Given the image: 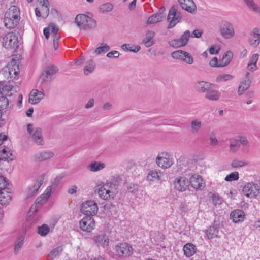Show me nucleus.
I'll return each instance as SVG.
<instances>
[{
	"label": "nucleus",
	"instance_id": "obj_9",
	"mask_svg": "<svg viewBox=\"0 0 260 260\" xmlns=\"http://www.w3.org/2000/svg\"><path fill=\"white\" fill-rule=\"evenodd\" d=\"M177 9L173 6L170 9L167 17V20L169 21V24L167 26L168 29H171L174 27L177 23L181 20V17L176 15Z\"/></svg>",
	"mask_w": 260,
	"mask_h": 260
},
{
	"label": "nucleus",
	"instance_id": "obj_19",
	"mask_svg": "<svg viewBox=\"0 0 260 260\" xmlns=\"http://www.w3.org/2000/svg\"><path fill=\"white\" fill-rule=\"evenodd\" d=\"M230 218L232 219L233 222L239 223L244 220L245 213L242 210L236 209L231 213Z\"/></svg>",
	"mask_w": 260,
	"mask_h": 260
},
{
	"label": "nucleus",
	"instance_id": "obj_18",
	"mask_svg": "<svg viewBox=\"0 0 260 260\" xmlns=\"http://www.w3.org/2000/svg\"><path fill=\"white\" fill-rule=\"evenodd\" d=\"M54 155V154L52 151L47 150L36 153L34 158L36 161H43L51 158Z\"/></svg>",
	"mask_w": 260,
	"mask_h": 260
},
{
	"label": "nucleus",
	"instance_id": "obj_59",
	"mask_svg": "<svg viewBox=\"0 0 260 260\" xmlns=\"http://www.w3.org/2000/svg\"><path fill=\"white\" fill-rule=\"evenodd\" d=\"M120 53L117 51H111L108 52L107 54V56L108 58H118L119 56Z\"/></svg>",
	"mask_w": 260,
	"mask_h": 260
},
{
	"label": "nucleus",
	"instance_id": "obj_38",
	"mask_svg": "<svg viewBox=\"0 0 260 260\" xmlns=\"http://www.w3.org/2000/svg\"><path fill=\"white\" fill-rule=\"evenodd\" d=\"M9 103L8 98L5 95L0 96V111L4 113L6 112L7 109L9 107Z\"/></svg>",
	"mask_w": 260,
	"mask_h": 260
},
{
	"label": "nucleus",
	"instance_id": "obj_10",
	"mask_svg": "<svg viewBox=\"0 0 260 260\" xmlns=\"http://www.w3.org/2000/svg\"><path fill=\"white\" fill-rule=\"evenodd\" d=\"M156 162L159 167L165 169L171 167L173 164V161L172 158L169 157L167 153H161L157 157Z\"/></svg>",
	"mask_w": 260,
	"mask_h": 260
},
{
	"label": "nucleus",
	"instance_id": "obj_63",
	"mask_svg": "<svg viewBox=\"0 0 260 260\" xmlns=\"http://www.w3.org/2000/svg\"><path fill=\"white\" fill-rule=\"evenodd\" d=\"M157 21L156 20V18L155 17L154 15H152V16H150L147 21V23L148 24H151L157 23Z\"/></svg>",
	"mask_w": 260,
	"mask_h": 260
},
{
	"label": "nucleus",
	"instance_id": "obj_6",
	"mask_svg": "<svg viewBox=\"0 0 260 260\" xmlns=\"http://www.w3.org/2000/svg\"><path fill=\"white\" fill-rule=\"evenodd\" d=\"M220 32L225 39H230L235 35V31L232 24L226 20L222 21L219 25Z\"/></svg>",
	"mask_w": 260,
	"mask_h": 260
},
{
	"label": "nucleus",
	"instance_id": "obj_11",
	"mask_svg": "<svg viewBox=\"0 0 260 260\" xmlns=\"http://www.w3.org/2000/svg\"><path fill=\"white\" fill-rule=\"evenodd\" d=\"M174 187L179 191H184L188 188L189 180L185 177L180 176L175 179Z\"/></svg>",
	"mask_w": 260,
	"mask_h": 260
},
{
	"label": "nucleus",
	"instance_id": "obj_27",
	"mask_svg": "<svg viewBox=\"0 0 260 260\" xmlns=\"http://www.w3.org/2000/svg\"><path fill=\"white\" fill-rule=\"evenodd\" d=\"M103 210L106 214L111 216L116 212V207L115 204L111 202L107 201L104 205Z\"/></svg>",
	"mask_w": 260,
	"mask_h": 260
},
{
	"label": "nucleus",
	"instance_id": "obj_14",
	"mask_svg": "<svg viewBox=\"0 0 260 260\" xmlns=\"http://www.w3.org/2000/svg\"><path fill=\"white\" fill-rule=\"evenodd\" d=\"M15 158L13 151L9 147L4 146V148L0 150V160L8 162L12 161Z\"/></svg>",
	"mask_w": 260,
	"mask_h": 260
},
{
	"label": "nucleus",
	"instance_id": "obj_22",
	"mask_svg": "<svg viewBox=\"0 0 260 260\" xmlns=\"http://www.w3.org/2000/svg\"><path fill=\"white\" fill-rule=\"evenodd\" d=\"M93 215H86L79 222L80 228H94L95 226V221L92 217Z\"/></svg>",
	"mask_w": 260,
	"mask_h": 260
},
{
	"label": "nucleus",
	"instance_id": "obj_64",
	"mask_svg": "<svg viewBox=\"0 0 260 260\" xmlns=\"http://www.w3.org/2000/svg\"><path fill=\"white\" fill-rule=\"evenodd\" d=\"M249 9L256 13L260 14V7L255 3L249 8Z\"/></svg>",
	"mask_w": 260,
	"mask_h": 260
},
{
	"label": "nucleus",
	"instance_id": "obj_55",
	"mask_svg": "<svg viewBox=\"0 0 260 260\" xmlns=\"http://www.w3.org/2000/svg\"><path fill=\"white\" fill-rule=\"evenodd\" d=\"M191 126L193 130V133H197L201 126V122L197 120L192 121L191 123Z\"/></svg>",
	"mask_w": 260,
	"mask_h": 260
},
{
	"label": "nucleus",
	"instance_id": "obj_20",
	"mask_svg": "<svg viewBox=\"0 0 260 260\" xmlns=\"http://www.w3.org/2000/svg\"><path fill=\"white\" fill-rule=\"evenodd\" d=\"M184 255L187 258L193 256L196 252L197 249L194 244L192 243H187L183 247Z\"/></svg>",
	"mask_w": 260,
	"mask_h": 260
},
{
	"label": "nucleus",
	"instance_id": "obj_2",
	"mask_svg": "<svg viewBox=\"0 0 260 260\" xmlns=\"http://www.w3.org/2000/svg\"><path fill=\"white\" fill-rule=\"evenodd\" d=\"M2 46L7 50L16 49L19 46L18 36L13 31L7 34L3 38Z\"/></svg>",
	"mask_w": 260,
	"mask_h": 260
},
{
	"label": "nucleus",
	"instance_id": "obj_16",
	"mask_svg": "<svg viewBox=\"0 0 260 260\" xmlns=\"http://www.w3.org/2000/svg\"><path fill=\"white\" fill-rule=\"evenodd\" d=\"M43 92L37 89H33L31 91L29 96V101L32 105L38 103L44 97Z\"/></svg>",
	"mask_w": 260,
	"mask_h": 260
},
{
	"label": "nucleus",
	"instance_id": "obj_34",
	"mask_svg": "<svg viewBox=\"0 0 260 260\" xmlns=\"http://www.w3.org/2000/svg\"><path fill=\"white\" fill-rule=\"evenodd\" d=\"M205 232V237H207L208 239L220 237L218 229H206Z\"/></svg>",
	"mask_w": 260,
	"mask_h": 260
},
{
	"label": "nucleus",
	"instance_id": "obj_5",
	"mask_svg": "<svg viewBox=\"0 0 260 260\" xmlns=\"http://www.w3.org/2000/svg\"><path fill=\"white\" fill-rule=\"evenodd\" d=\"M259 187L252 182L247 183L244 186L242 189L243 194L247 197L253 198H256L259 194Z\"/></svg>",
	"mask_w": 260,
	"mask_h": 260
},
{
	"label": "nucleus",
	"instance_id": "obj_42",
	"mask_svg": "<svg viewBox=\"0 0 260 260\" xmlns=\"http://www.w3.org/2000/svg\"><path fill=\"white\" fill-rule=\"evenodd\" d=\"M147 178L148 180L151 181L158 180H160V179L157 171H156V170H152L150 172H149L147 175Z\"/></svg>",
	"mask_w": 260,
	"mask_h": 260
},
{
	"label": "nucleus",
	"instance_id": "obj_43",
	"mask_svg": "<svg viewBox=\"0 0 260 260\" xmlns=\"http://www.w3.org/2000/svg\"><path fill=\"white\" fill-rule=\"evenodd\" d=\"M239 173L238 172L231 173L225 177V180L228 182L236 181L239 179Z\"/></svg>",
	"mask_w": 260,
	"mask_h": 260
},
{
	"label": "nucleus",
	"instance_id": "obj_61",
	"mask_svg": "<svg viewBox=\"0 0 260 260\" xmlns=\"http://www.w3.org/2000/svg\"><path fill=\"white\" fill-rule=\"evenodd\" d=\"M203 32L198 29H196L193 31L191 35H190V37L192 38H199L202 35Z\"/></svg>",
	"mask_w": 260,
	"mask_h": 260
},
{
	"label": "nucleus",
	"instance_id": "obj_4",
	"mask_svg": "<svg viewBox=\"0 0 260 260\" xmlns=\"http://www.w3.org/2000/svg\"><path fill=\"white\" fill-rule=\"evenodd\" d=\"M114 250L118 257H126L133 254L132 246L126 242H121L115 246Z\"/></svg>",
	"mask_w": 260,
	"mask_h": 260
},
{
	"label": "nucleus",
	"instance_id": "obj_51",
	"mask_svg": "<svg viewBox=\"0 0 260 260\" xmlns=\"http://www.w3.org/2000/svg\"><path fill=\"white\" fill-rule=\"evenodd\" d=\"M184 52L185 51L180 50L173 51L171 53V56L174 59H180L182 60Z\"/></svg>",
	"mask_w": 260,
	"mask_h": 260
},
{
	"label": "nucleus",
	"instance_id": "obj_21",
	"mask_svg": "<svg viewBox=\"0 0 260 260\" xmlns=\"http://www.w3.org/2000/svg\"><path fill=\"white\" fill-rule=\"evenodd\" d=\"M9 75L11 79H15L19 73V68L17 64V61L14 58L12 59L11 64L9 67Z\"/></svg>",
	"mask_w": 260,
	"mask_h": 260
},
{
	"label": "nucleus",
	"instance_id": "obj_53",
	"mask_svg": "<svg viewBox=\"0 0 260 260\" xmlns=\"http://www.w3.org/2000/svg\"><path fill=\"white\" fill-rule=\"evenodd\" d=\"M247 164L248 163L245 162L242 160L234 159L231 162V166L233 168H236L246 166Z\"/></svg>",
	"mask_w": 260,
	"mask_h": 260
},
{
	"label": "nucleus",
	"instance_id": "obj_52",
	"mask_svg": "<svg viewBox=\"0 0 260 260\" xmlns=\"http://www.w3.org/2000/svg\"><path fill=\"white\" fill-rule=\"evenodd\" d=\"M139 186L137 184L131 183L127 185V189L129 192L136 194L139 190Z\"/></svg>",
	"mask_w": 260,
	"mask_h": 260
},
{
	"label": "nucleus",
	"instance_id": "obj_36",
	"mask_svg": "<svg viewBox=\"0 0 260 260\" xmlns=\"http://www.w3.org/2000/svg\"><path fill=\"white\" fill-rule=\"evenodd\" d=\"M6 16L20 18L19 9L16 6H12L5 13Z\"/></svg>",
	"mask_w": 260,
	"mask_h": 260
},
{
	"label": "nucleus",
	"instance_id": "obj_7",
	"mask_svg": "<svg viewBox=\"0 0 260 260\" xmlns=\"http://www.w3.org/2000/svg\"><path fill=\"white\" fill-rule=\"evenodd\" d=\"M26 235V231L24 229L20 230L16 233V239L14 242V252L15 254H18L20 249L22 247Z\"/></svg>",
	"mask_w": 260,
	"mask_h": 260
},
{
	"label": "nucleus",
	"instance_id": "obj_33",
	"mask_svg": "<svg viewBox=\"0 0 260 260\" xmlns=\"http://www.w3.org/2000/svg\"><path fill=\"white\" fill-rule=\"evenodd\" d=\"M251 83V81L249 79H244L239 86L238 90V95L242 94L243 92L250 87Z\"/></svg>",
	"mask_w": 260,
	"mask_h": 260
},
{
	"label": "nucleus",
	"instance_id": "obj_15",
	"mask_svg": "<svg viewBox=\"0 0 260 260\" xmlns=\"http://www.w3.org/2000/svg\"><path fill=\"white\" fill-rule=\"evenodd\" d=\"M20 20L19 17L6 16L5 15L4 23L6 28L11 29L17 26Z\"/></svg>",
	"mask_w": 260,
	"mask_h": 260
},
{
	"label": "nucleus",
	"instance_id": "obj_54",
	"mask_svg": "<svg viewBox=\"0 0 260 260\" xmlns=\"http://www.w3.org/2000/svg\"><path fill=\"white\" fill-rule=\"evenodd\" d=\"M104 185L106 187V188H109V189L112 191V192H111V194H113V196H114V193H115V191H116V189H117L118 185L116 183L109 182Z\"/></svg>",
	"mask_w": 260,
	"mask_h": 260
},
{
	"label": "nucleus",
	"instance_id": "obj_13",
	"mask_svg": "<svg viewBox=\"0 0 260 260\" xmlns=\"http://www.w3.org/2000/svg\"><path fill=\"white\" fill-rule=\"evenodd\" d=\"M38 220V217H36L34 213H31V211H29L26 218L25 228H32L34 226H35V228H49V226L46 224H43L41 225H36L35 223Z\"/></svg>",
	"mask_w": 260,
	"mask_h": 260
},
{
	"label": "nucleus",
	"instance_id": "obj_40",
	"mask_svg": "<svg viewBox=\"0 0 260 260\" xmlns=\"http://www.w3.org/2000/svg\"><path fill=\"white\" fill-rule=\"evenodd\" d=\"M44 174H41L38 180L37 181L36 183L32 186H31L33 189L34 192H36V193L37 192L38 189L43 184L44 180Z\"/></svg>",
	"mask_w": 260,
	"mask_h": 260
},
{
	"label": "nucleus",
	"instance_id": "obj_24",
	"mask_svg": "<svg viewBox=\"0 0 260 260\" xmlns=\"http://www.w3.org/2000/svg\"><path fill=\"white\" fill-rule=\"evenodd\" d=\"M31 138L34 142L38 145H43V138L42 137V129L40 127H37L31 136Z\"/></svg>",
	"mask_w": 260,
	"mask_h": 260
},
{
	"label": "nucleus",
	"instance_id": "obj_37",
	"mask_svg": "<svg viewBox=\"0 0 260 260\" xmlns=\"http://www.w3.org/2000/svg\"><path fill=\"white\" fill-rule=\"evenodd\" d=\"M105 167V164L101 162L94 161L88 166L87 168L92 172H96L102 170Z\"/></svg>",
	"mask_w": 260,
	"mask_h": 260
},
{
	"label": "nucleus",
	"instance_id": "obj_39",
	"mask_svg": "<svg viewBox=\"0 0 260 260\" xmlns=\"http://www.w3.org/2000/svg\"><path fill=\"white\" fill-rule=\"evenodd\" d=\"M113 9V5L111 3H106L100 6L99 11L102 13L111 12Z\"/></svg>",
	"mask_w": 260,
	"mask_h": 260
},
{
	"label": "nucleus",
	"instance_id": "obj_8",
	"mask_svg": "<svg viewBox=\"0 0 260 260\" xmlns=\"http://www.w3.org/2000/svg\"><path fill=\"white\" fill-rule=\"evenodd\" d=\"M58 71V68L55 65L47 66L41 74V79L43 82H50L53 79V76Z\"/></svg>",
	"mask_w": 260,
	"mask_h": 260
},
{
	"label": "nucleus",
	"instance_id": "obj_56",
	"mask_svg": "<svg viewBox=\"0 0 260 260\" xmlns=\"http://www.w3.org/2000/svg\"><path fill=\"white\" fill-rule=\"evenodd\" d=\"M169 45L174 48H178L180 47L184 46L181 42H180L179 39H173L168 42Z\"/></svg>",
	"mask_w": 260,
	"mask_h": 260
},
{
	"label": "nucleus",
	"instance_id": "obj_17",
	"mask_svg": "<svg viewBox=\"0 0 260 260\" xmlns=\"http://www.w3.org/2000/svg\"><path fill=\"white\" fill-rule=\"evenodd\" d=\"M182 9L189 13H193L196 10V6L193 0H178Z\"/></svg>",
	"mask_w": 260,
	"mask_h": 260
},
{
	"label": "nucleus",
	"instance_id": "obj_62",
	"mask_svg": "<svg viewBox=\"0 0 260 260\" xmlns=\"http://www.w3.org/2000/svg\"><path fill=\"white\" fill-rule=\"evenodd\" d=\"M46 201L47 200H44L43 194H42L41 196H40L36 199L35 203L36 204V205L39 206V205H41L44 204L46 202Z\"/></svg>",
	"mask_w": 260,
	"mask_h": 260
},
{
	"label": "nucleus",
	"instance_id": "obj_23",
	"mask_svg": "<svg viewBox=\"0 0 260 260\" xmlns=\"http://www.w3.org/2000/svg\"><path fill=\"white\" fill-rule=\"evenodd\" d=\"M49 26L51 29V33L53 36L54 48L55 50H56L58 48V42L59 41V38L57 35V32L59 30V28L53 23H51Z\"/></svg>",
	"mask_w": 260,
	"mask_h": 260
},
{
	"label": "nucleus",
	"instance_id": "obj_1",
	"mask_svg": "<svg viewBox=\"0 0 260 260\" xmlns=\"http://www.w3.org/2000/svg\"><path fill=\"white\" fill-rule=\"evenodd\" d=\"M77 25L84 30H90L96 27V21L85 14H78L75 19Z\"/></svg>",
	"mask_w": 260,
	"mask_h": 260
},
{
	"label": "nucleus",
	"instance_id": "obj_60",
	"mask_svg": "<svg viewBox=\"0 0 260 260\" xmlns=\"http://www.w3.org/2000/svg\"><path fill=\"white\" fill-rule=\"evenodd\" d=\"M252 36L254 38H257L258 43H260V30L255 28L252 30Z\"/></svg>",
	"mask_w": 260,
	"mask_h": 260
},
{
	"label": "nucleus",
	"instance_id": "obj_28",
	"mask_svg": "<svg viewBox=\"0 0 260 260\" xmlns=\"http://www.w3.org/2000/svg\"><path fill=\"white\" fill-rule=\"evenodd\" d=\"M93 240L96 243L99 244L103 247L107 246L109 245V239L108 236L105 234L98 235L94 236Z\"/></svg>",
	"mask_w": 260,
	"mask_h": 260
},
{
	"label": "nucleus",
	"instance_id": "obj_44",
	"mask_svg": "<svg viewBox=\"0 0 260 260\" xmlns=\"http://www.w3.org/2000/svg\"><path fill=\"white\" fill-rule=\"evenodd\" d=\"M110 50V47L105 43H102L101 46L98 47L94 51V53L99 54L102 52H107Z\"/></svg>",
	"mask_w": 260,
	"mask_h": 260
},
{
	"label": "nucleus",
	"instance_id": "obj_12",
	"mask_svg": "<svg viewBox=\"0 0 260 260\" xmlns=\"http://www.w3.org/2000/svg\"><path fill=\"white\" fill-rule=\"evenodd\" d=\"M190 185L196 190H202L204 188L205 184L202 177L199 175H192L189 180Z\"/></svg>",
	"mask_w": 260,
	"mask_h": 260
},
{
	"label": "nucleus",
	"instance_id": "obj_49",
	"mask_svg": "<svg viewBox=\"0 0 260 260\" xmlns=\"http://www.w3.org/2000/svg\"><path fill=\"white\" fill-rule=\"evenodd\" d=\"M233 78V76L230 74L220 75L217 77L216 81L218 82L221 81H226L231 80Z\"/></svg>",
	"mask_w": 260,
	"mask_h": 260
},
{
	"label": "nucleus",
	"instance_id": "obj_30",
	"mask_svg": "<svg viewBox=\"0 0 260 260\" xmlns=\"http://www.w3.org/2000/svg\"><path fill=\"white\" fill-rule=\"evenodd\" d=\"M111 190L109 189V188H106L105 185H104L99 188L98 193L101 198L104 200H107L110 198L113 199L114 197L113 194H111Z\"/></svg>",
	"mask_w": 260,
	"mask_h": 260
},
{
	"label": "nucleus",
	"instance_id": "obj_32",
	"mask_svg": "<svg viewBox=\"0 0 260 260\" xmlns=\"http://www.w3.org/2000/svg\"><path fill=\"white\" fill-rule=\"evenodd\" d=\"M154 34V32L151 30L147 31L146 37L142 41V43L146 47H149L154 44V41L152 40Z\"/></svg>",
	"mask_w": 260,
	"mask_h": 260
},
{
	"label": "nucleus",
	"instance_id": "obj_35",
	"mask_svg": "<svg viewBox=\"0 0 260 260\" xmlns=\"http://www.w3.org/2000/svg\"><path fill=\"white\" fill-rule=\"evenodd\" d=\"M95 64L92 59H90L86 62V64L84 68V73L86 75L92 73L95 69Z\"/></svg>",
	"mask_w": 260,
	"mask_h": 260
},
{
	"label": "nucleus",
	"instance_id": "obj_45",
	"mask_svg": "<svg viewBox=\"0 0 260 260\" xmlns=\"http://www.w3.org/2000/svg\"><path fill=\"white\" fill-rule=\"evenodd\" d=\"M212 203L215 206L221 205L222 203V198L218 194L214 193L212 195Z\"/></svg>",
	"mask_w": 260,
	"mask_h": 260
},
{
	"label": "nucleus",
	"instance_id": "obj_41",
	"mask_svg": "<svg viewBox=\"0 0 260 260\" xmlns=\"http://www.w3.org/2000/svg\"><path fill=\"white\" fill-rule=\"evenodd\" d=\"M190 37V32L189 30H186L181 36L180 38L179 39L180 40V42H181V44L185 46L188 43L189 38Z\"/></svg>",
	"mask_w": 260,
	"mask_h": 260
},
{
	"label": "nucleus",
	"instance_id": "obj_50",
	"mask_svg": "<svg viewBox=\"0 0 260 260\" xmlns=\"http://www.w3.org/2000/svg\"><path fill=\"white\" fill-rule=\"evenodd\" d=\"M230 143V151L234 152H236L238 148L240 146L239 141L237 140H231Z\"/></svg>",
	"mask_w": 260,
	"mask_h": 260
},
{
	"label": "nucleus",
	"instance_id": "obj_31",
	"mask_svg": "<svg viewBox=\"0 0 260 260\" xmlns=\"http://www.w3.org/2000/svg\"><path fill=\"white\" fill-rule=\"evenodd\" d=\"M233 57V53L231 51H227L223 56L219 63V67H225L228 65Z\"/></svg>",
	"mask_w": 260,
	"mask_h": 260
},
{
	"label": "nucleus",
	"instance_id": "obj_25",
	"mask_svg": "<svg viewBox=\"0 0 260 260\" xmlns=\"http://www.w3.org/2000/svg\"><path fill=\"white\" fill-rule=\"evenodd\" d=\"M205 98L212 101H217L221 96V93L210 87L206 92Z\"/></svg>",
	"mask_w": 260,
	"mask_h": 260
},
{
	"label": "nucleus",
	"instance_id": "obj_57",
	"mask_svg": "<svg viewBox=\"0 0 260 260\" xmlns=\"http://www.w3.org/2000/svg\"><path fill=\"white\" fill-rule=\"evenodd\" d=\"M50 229H37V233L41 236H46L50 232Z\"/></svg>",
	"mask_w": 260,
	"mask_h": 260
},
{
	"label": "nucleus",
	"instance_id": "obj_58",
	"mask_svg": "<svg viewBox=\"0 0 260 260\" xmlns=\"http://www.w3.org/2000/svg\"><path fill=\"white\" fill-rule=\"evenodd\" d=\"M52 192V186H49L46 189L45 193L43 194L44 200H47L49 197L50 196Z\"/></svg>",
	"mask_w": 260,
	"mask_h": 260
},
{
	"label": "nucleus",
	"instance_id": "obj_29",
	"mask_svg": "<svg viewBox=\"0 0 260 260\" xmlns=\"http://www.w3.org/2000/svg\"><path fill=\"white\" fill-rule=\"evenodd\" d=\"M213 85L203 81H199L196 85L197 91L200 92H206L208 89Z\"/></svg>",
	"mask_w": 260,
	"mask_h": 260
},
{
	"label": "nucleus",
	"instance_id": "obj_26",
	"mask_svg": "<svg viewBox=\"0 0 260 260\" xmlns=\"http://www.w3.org/2000/svg\"><path fill=\"white\" fill-rule=\"evenodd\" d=\"M8 190H0V204L2 205H7L12 199L11 192Z\"/></svg>",
	"mask_w": 260,
	"mask_h": 260
},
{
	"label": "nucleus",
	"instance_id": "obj_47",
	"mask_svg": "<svg viewBox=\"0 0 260 260\" xmlns=\"http://www.w3.org/2000/svg\"><path fill=\"white\" fill-rule=\"evenodd\" d=\"M9 184L6 178L2 175H0V190H6V189H9L7 187Z\"/></svg>",
	"mask_w": 260,
	"mask_h": 260
},
{
	"label": "nucleus",
	"instance_id": "obj_3",
	"mask_svg": "<svg viewBox=\"0 0 260 260\" xmlns=\"http://www.w3.org/2000/svg\"><path fill=\"white\" fill-rule=\"evenodd\" d=\"M98 206L95 202L88 200L81 205V212L85 215H95L98 212Z\"/></svg>",
	"mask_w": 260,
	"mask_h": 260
},
{
	"label": "nucleus",
	"instance_id": "obj_48",
	"mask_svg": "<svg viewBox=\"0 0 260 260\" xmlns=\"http://www.w3.org/2000/svg\"><path fill=\"white\" fill-rule=\"evenodd\" d=\"M179 210L181 211V214L184 215L191 210V209L186 203H181L179 205Z\"/></svg>",
	"mask_w": 260,
	"mask_h": 260
},
{
	"label": "nucleus",
	"instance_id": "obj_46",
	"mask_svg": "<svg viewBox=\"0 0 260 260\" xmlns=\"http://www.w3.org/2000/svg\"><path fill=\"white\" fill-rule=\"evenodd\" d=\"M182 60L188 64H191L193 62V59L191 55L187 52H184Z\"/></svg>",
	"mask_w": 260,
	"mask_h": 260
}]
</instances>
